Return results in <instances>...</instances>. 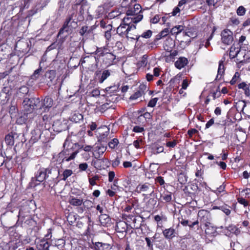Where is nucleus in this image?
Listing matches in <instances>:
<instances>
[{
	"label": "nucleus",
	"instance_id": "nucleus-59",
	"mask_svg": "<svg viewBox=\"0 0 250 250\" xmlns=\"http://www.w3.org/2000/svg\"><path fill=\"white\" fill-rule=\"evenodd\" d=\"M246 8L243 6H240L236 10V13L238 16H244L246 13Z\"/></svg>",
	"mask_w": 250,
	"mask_h": 250
},
{
	"label": "nucleus",
	"instance_id": "nucleus-13",
	"mask_svg": "<svg viewBox=\"0 0 250 250\" xmlns=\"http://www.w3.org/2000/svg\"><path fill=\"white\" fill-rule=\"evenodd\" d=\"M35 114V113H30L24 110V111L21 113V115L17 118L16 122L20 125L25 124L28 119L33 118Z\"/></svg>",
	"mask_w": 250,
	"mask_h": 250
},
{
	"label": "nucleus",
	"instance_id": "nucleus-61",
	"mask_svg": "<svg viewBox=\"0 0 250 250\" xmlns=\"http://www.w3.org/2000/svg\"><path fill=\"white\" fill-rule=\"evenodd\" d=\"M39 119L42 120L46 124H47L51 120V117L49 115L44 114L43 116L39 118Z\"/></svg>",
	"mask_w": 250,
	"mask_h": 250
},
{
	"label": "nucleus",
	"instance_id": "nucleus-12",
	"mask_svg": "<svg viewBox=\"0 0 250 250\" xmlns=\"http://www.w3.org/2000/svg\"><path fill=\"white\" fill-rule=\"evenodd\" d=\"M94 75L95 80L102 83L110 75V72L109 70H105L102 72L101 70H97Z\"/></svg>",
	"mask_w": 250,
	"mask_h": 250
},
{
	"label": "nucleus",
	"instance_id": "nucleus-30",
	"mask_svg": "<svg viewBox=\"0 0 250 250\" xmlns=\"http://www.w3.org/2000/svg\"><path fill=\"white\" fill-rule=\"evenodd\" d=\"M50 245L44 239L41 240L37 244L38 250H49Z\"/></svg>",
	"mask_w": 250,
	"mask_h": 250
},
{
	"label": "nucleus",
	"instance_id": "nucleus-9",
	"mask_svg": "<svg viewBox=\"0 0 250 250\" xmlns=\"http://www.w3.org/2000/svg\"><path fill=\"white\" fill-rule=\"evenodd\" d=\"M52 126L53 130L58 133L69 129L68 121L66 120H57L54 122Z\"/></svg>",
	"mask_w": 250,
	"mask_h": 250
},
{
	"label": "nucleus",
	"instance_id": "nucleus-17",
	"mask_svg": "<svg viewBox=\"0 0 250 250\" xmlns=\"http://www.w3.org/2000/svg\"><path fill=\"white\" fill-rule=\"evenodd\" d=\"M53 100L49 96H46L41 101L40 109H43L44 111L48 110L53 105Z\"/></svg>",
	"mask_w": 250,
	"mask_h": 250
},
{
	"label": "nucleus",
	"instance_id": "nucleus-24",
	"mask_svg": "<svg viewBox=\"0 0 250 250\" xmlns=\"http://www.w3.org/2000/svg\"><path fill=\"white\" fill-rule=\"evenodd\" d=\"M46 125L42 120L39 118L37 121L36 127L42 131V134H47L49 136L50 132L46 128Z\"/></svg>",
	"mask_w": 250,
	"mask_h": 250
},
{
	"label": "nucleus",
	"instance_id": "nucleus-2",
	"mask_svg": "<svg viewBox=\"0 0 250 250\" xmlns=\"http://www.w3.org/2000/svg\"><path fill=\"white\" fill-rule=\"evenodd\" d=\"M79 153V149L73 145L70 148L64 149L58 154V158L61 163L69 162L74 160Z\"/></svg>",
	"mask_w": 250,
	"mask_h": 250
},
{
	"label": "nucleus",
	"instance_id": "nucleus-7",
	"mask_svg": "<svg viewBox=\"0 0 250 250\" xmlns=\"http://www.w3.org/2000/svg\"><path fill=\"white\" fill-rule=\"evenodd\" d=\"M221 42L225 45H229L233 41V33L228 29H224L221 33Z\"/></svg>",
	"mask_w": 250,
	"mask_h": 250
},
{
	"label": "nucleus",
	"instance_id": "nucleus-60",
	"mask_svg": "<svg viewBox=\"0 0 250 250\" xmlns=\"http://www.w3.org/2000/svg\"><path fill=\"white\" fill-rule=\"evenodd\" d=\"M99 179V176L98 175H95L92 178H89V184L91 186H94L96 185V181Z\"/></svg>",
	"mask_w": 250,
	"mask_h": 250
},
{
	"label": "nucleus",
	"instance_id": "nucleus-28",
	"mask_svg": "<svg viewBox=\"0 0 250 250\" xmlns=\"http://www.w3.org/2000/svg\"><path fill=\"white\" fill-rule=\"evenodd\" d=\"M99 135L98 136V141L100 144H104L106 145L108 141V136L109 134V129L103 132H99Z\"/></svg>",
	"mask_w": 250,
	"mask_h": 250
},
{
	"label": "nucleus",
	"instance_id": "nucleus-1",
	"mask_svg": "<svg viewBox=\"0 0 250 250\" xmlns=\"http://www.w3.org/2000/svg\"><path fill=\"white\" fill-rule=\"evenodd\" d=\"M60 174L59 167L55 164H50L46 168L40 167L35 172L34 178L40 183L47 180L46 182L48 186L52 188L59 182Z\"/></svg>",
	"mask_w": 250,
	"mask_h": 250
},
{
	"label": "nucleus",
	"instance_id": "nucleus-63",
	"mask_svg": "<svg viewBox=\"0 0 250 250\" xmlns=\"http://www.w3.org/2000/svg\"><path fill=\"white\" fill-rule=\"evenodd\" d=\"M152 35V32L150 30H148L146 32H144L142 35L141 37L148 39L151 37Z\"/></svg>",
	"mask_w": 250,
	"mask_h": 250
},
{
	"label": "nucleus",
	"instance_id": "nucleus-8",
	"mask_svg": "<svg viewBox=\"0 0 250 250\" xmlns=\"http://www.w3.org/2000/svg\"><path fill=\"white\" fill-rule=\"evenodd\" d=\"M91 243L90 248L93 250H110L113 247L112 243L94 242L93 240H92Z\"/></svg>",
	"mask_w": 250,
	"mask_h": 250
},
{
	"label": "nucleus",
	"instance_id": "nucleus-18",
	"mask_svg": "<svg viewBox=\"0 0 250 250\" xmlns=\"http://www.w3.org/2000/svg\"><path fill=\"white\" fill-rule=\"evenodd\" d=\"M44 134H42V131L35 127L31 132V136L30 140L33 143H35L38 141L39 139L45 137V136H43Z\"/></svg>",
	"mask_w": 250,
	"mask_h": 250
},
{
	"label": "nucleus",
	"instance_id": "nucleus-21",
	"mask_svg": "<svg viewBox=\"0 0 250 250\" xmlns=\"http://www.w3.org/2000/svg\"><path fill=\"white\" fill-rule=\"evenodd\" d=\"M116 59V56L112 53L108 52L103 58L104 63L107 66L113 64Z\"/></svg>",
	"mask_w": 250,
	"mask_h": 250
},
{
	"label": "nucleus",
	"instance_id": "nucleus-35",
	"mask_svg": "<svg viewBox=\"0 0 250 250\" xmlns=\"http://www.w3.org/2000/svg\"><path fill=\"white\" fill-rule=\"evenodd\" d=\"M83 119V116L78 112L73 113L69 117L70 121L75 123H79L80 121H82Z\"/></svg>",
	"mask_w": 250,
	"mask_h": 250
},
{
	"label": "nucleus",
	"instance_id": "nucleus-4",
	"mask_svg": "<svg viewBox=\"0 0 250 250\" xmlns=\"http://www.w3.org/2000/svg\"><path fill=\"white\" fill-rule=\"evenodd\" d=\"M23 104L25 111L34 113V109H40L41 101L39 98H25L23 101Z\"/></svg>",
	"mask_w": 250,
	"mask_h": 250
},
{
	"label": "nucleus",
	"instance_id": "nucleus-48",
	"mask_svg": "<svg viewBox=\"0 0 250 250\" xmlns=\"http://www.w3.org/2000/svg\"><path fill=\"white\" fill-rule=\"evenodd\" d=\"M242 111L247 116L250 117V103L244 104L243 106Z\"/></svg>",
	"mask_w": 250,
	"mask_h": 250
},
{
	"label": "nucleus",
	"instance_id": "nucleus-23",
	"mask_svg": "<svg viewBox=\"0 0 250 250\" xmlns=\"http://www.w3.org/2000/svg\"><path fill=\"white\" fill-rule=\"evenodd\" d=\"M83 141H84L83 139L79 142L75 143L74 146L75 147H77V149H79V152L81 149L83 150L85 153L91 151L93 147L92 146L90 145H84L82 143Z\"/></svg>",
	"mask_w": 250,
	"mask_h": 250
},
{
	"label": "nucleus",
	"instance_id": "nucleus-20",
	"mask_svg": "<svg viewBox=\"0 0 250 250\" xmlns=\"http://www.w3.org/2000/svg\"><path fill=\"white\" fill-rule=\"evenodd\" d=\"M172 193L168 190H164L160 194V200L165 203H169L172 201Z\"/></svg>",
	"mask_w": 250,
	"mask_h": 250
},
{
	"label": "nucleus",
	"instance_id": "nucleus-53",
	"mask_svg": "<svg viewBox=\"0 0 250 250\" xmlns=\"http://www.w3.org/2000/svg\"><path fill=\"white\" fill-rule=\"evenodd\" d=\"M20 242H17V240L10 241L9 243V249L11 250H15L20 246Z\"/></svg>",
	"mask_w": 250,
	"mask_h": 250
},
{
	"label": "nucleus",
	"instance_id": "nucleus-31",
	"mask_svg": "<svg viewBox=\"0 0 250 250\" xmlns=\"http://www.w3.org/2000/svg\"><path fill=\"white\" fill-rule=\"evenodd\" d=\"M204 174V171L202 170L201 169H197L196 172H195V176L197 177H198V179H195L194 181H196L197 182L200 183V185H201V186L203 187L204 186L207 185V183L203 181L204 177L203 176Z\"/></svg>",
	"mask_w": 250,
	"mask_h": 250
},
{
	"label": "nucleus",
	"instance_id": "nucleus-6",
	"mask_svg": "<svg viewBox=\"0 0 250 250\" xmlns=\"http://www.w3.org/2000/svg\"><path fill=\"white\" fill-rule=\"evenodd\" d=\"M129 20L130 18L128 17L124 18L121 23L116 29L117 34L122 38L129 39V37H130L129 33H128L126 27L128 24L127 21Z\"/></svg>",
	"mask_w": 250,
	"mask_h": 250
},
{
	"label": "nucleus",
	"instance_id": "nucleus-57",
	"mask_svg": "<svg viewBox=\"0 0 250 250\" xmlns=\"http://www.w3.org/2000/svg\"><path fill=\"white\" fill-rule=\"evenodd\" d=\"M229 207L227 205L220 206V210L224 212L227 215H229L230 214L231 210L229 208Z\"/></svg>",
	"mask_w": 250,
	"mask_h": 250
},
{
	"label": "nucleus",
	"instance_id": "nucleus-50",
	"mask_svg": "<svg viewBox=\"0 0 250 250\" xmlns=\"http://www.w3.org/2000/svg\"><path fill=\"white\" fill-rule=\"evenodd\" d=\"M82 204L85 209H90L92 208L93 203L90 200H85V201H83Z\"/></svg>",
	"mask_w": 250,
	"mask_h": 250
},
{
	"label": "nucleus",
	"instance_id": "nucleus-58",
	"mask_svg": "<svg viewBox=\"0 0 250 250\" xmlns=\"http://www.w3.org/2000/svg\"><path fill=\"white\" fill-rule=\"evenodd\" d=\"M225 188V185L223 184L219 187L217 188L215 190H212L214 193H215L216 195H219L221 192L224 191Z\"/></svg>",
	"mask_w": 250,
	"mask_h": 250
},
{
	"label": "nucleus",
	"instance_id": "nucleus-26",
	"mask_svg": "<svg viewBox=\"0 0 250 250\" xmlns=\"http://www.w3.org/2000/svg\"><path fill=\"white\" fill-rule=\"evenodd\" d=\"M96 154L95 155V158H100L101 156L102 155L104 152L106 151L107 146L104 144H100L99 145H97L95 147Z\"/></svg>",
	"mask_w": 250,
	"mask_h": 250
},
{
	"label": "nucleus",
	"instance_id": "nucleus-56",
	"mask_svg": "<svg viewBox=\"0 0 250 250\" xmlns=\"http://www.w3.org/2000/svg\"><path fill=\"white\" fill-rule=\"evenodd\" d=\"M119 144V141L117 138H114L110 142H109L108 144L109 147L110 148L113 149L115 148L116 146Z\"/></svg>",
	"mask_w": 250,
	"mask_h": 250
},
{
	"label": "nucleus",
	"instance_id": "nucleus-51",
	"mask_svg": "<svg viewBox=\"0 0 250 250\" xmlns=\"http://www.w3.org/2000/svg\"><path fill=\"white\" fill-rule=\"evenodd\" d=\"M240 73L238 72H236L229 82L230 84L234 85L240 79Z\"/></svg>",
	"mask_w": 250,
	"mask_h": 250
},
{
	"label": "nucleus",
	"instance_id": "nucleus-46",
	"mask_svg": "<svg viewBox=\"0 0 250 250\" xmlns=\"http://www.w3.org/2000/svg\"><path fill=\"white\" fill-rule=\"evenodd\" d=\"M147 63V57L146 55H144L140 61L137 63V65L140 67H145Z\"/></svg>",
	"mask_w": 250,
	"mask_h": 250
},
{
	"label": "nucleus",
	"instance_id": "nucleus-14",
	"mask_svg": "<svg viewBox=\"0 0 250 250\" xmlns=\"http://www.w3.org/2000/svg\"><path fill=\"white\" fill-rule=\"evenodd\" d=\"M105 90L107 97L109 99V101L115 102L116 100L117 97H116L115 99H114L112 97L117 96V92L119 91V86L117 85L111 86L106 87Z\"/></svg>",
	"mask_w": 250,
	"mask_h": 250
},
{
	"label": "nucleus",
	"instance_id": "nucleus-62",
	"mask_svg": "<svg viewBox=\"0 0 250 250\" xmlns=\"http://www.w3.org/2000/svg\"><path fill=\"white\" fill-rule=\"evenodd\" d=\"M158 101V98H154L151 99L149 101V102L147 104V106L151 107H154L156 105Z\"/></svg>",
	"mask_w": 250,
	"mask_h": 250
},
{
	"label": "nucleus",
	"instance_id": "nucleus-11",
	"mask_svg": "<svg viewBox=\"0 0 250 250\" xmlns=\"http://www.w3.org/2000/svg\"><path fill=\"white\" fill-rule=\"evenodd\" d=\"M148 90V89L146 84L144 83L141 84L137 90L129 97L130 100H135L138 98L141 97L142 96L144 95L146 92Z\"/></svg>",
	"mask_w": 250,
	"mask_h": 250
},
{
	"label": "nucleus",
	"instance_id": "nucleus-52",
	"mask_svg": "<svg viewBox=\"0 0 250 250\" xmlns=\"http://www.w3.org/2000/svg\"><path fill=\"white\" fill-rule=\"evenodd\" d=\"M155 182L156 184H159L161 186H163V188H165V182L164 178L162 176H158L155 179Z\"/></svg>",
	"mask_w": 250,
	"mask_h": 250
},
{
	"label": "nucleus",
	"instance_id": "nucleus-19",
	"mask_svg": "<svg viewBox=\"0 0 250 250\" xmlns=\"http://www.w3.org/2000/svg\"><path fill=\"white\" fill-rule=\"evenodd\" d=\"M163 234L166 239L171 240L176 236L177 233L173 227H170L163 230Z\"/></svg>",
	"mask_w": 250,
	"mask_h": 250
},
{
	"label": "nucleus",
	"instance_id": "nucleus-47",
	"mask_svg": "<svg viewBox=\"0 0 250 250\" xmlns=\"http://www.w3.org/2000/svg\"><path fill=\"white\" fill-rule=\"evenodd\" d=\"M178 220L179 221V222L184 227H186L188 225V220L186 219V217H184L182 214H181V216L178 218Z\"/></svg>",
	"mask_w": 250,
	"mask_h": 250
},
{
	"label": "nucleus",
	"instance_id": "nucleus-43",
	"mask_svg": "<svg viewBox=\"0 0 250 250\" xmlns=\"http://www.w3.org/2000/svg\"><path fill=\"white\" fill-rule=\"evenodd\" d=\"M42 70V67L41 66H39V67L35 70L33 74L30 76V79L33 81L37 80L39 78V76Z\"/></svg>",
	"mask_w": 250,
	"mask_h": 250
},
{
	"label": "nucleus",
	"instance_id": "nucleus-41",
	"mask_svg": "<svg viewBox=\"0 0 250 250\" xmlns=\"http://www.w3.org/2000/svg\"><path fill=\"white\" fill-rule=\"evenodd\" d=\"M83 203V200L72 197L69 200V203L74 206H80Z\"/></svg>",
	"mask_w": 250,
	"mask_h": 250
},
{
	"label": "nucleus",
	"instance_id": "nucleus-34",
	"mask_svg": "<svg viewBox=\"0 0 250 250\" xmlns=\"http://www.w3.org/2000/svg\"><path fill=\"white\" fill-rule=\"evenodd\" d=\"M17 134L15 133L10 132L5 137V141L7 145L12 146L14 144V138Z\"/></svg>",
	"mask_w": 250,
	"mask_h": 250
},
{
	"label": "nucleus",
	"instance_id": "nucleus-33",
	"mask_svg": "<svg viewBox=\"0 0 250 250\" xmlns=\"http://www.w3.org/2000/svg\"><path fill=\"white\" fill-rule=\"evenodd\" d=\"M238 87L239 89H242L244 91L246 96L249 97L250 96V83L247 84L245 82H242L238 85Z\"/></svg>",
	"mask_w": 250,
	"mask_h": 250
},
{
	"label": "nucleus",
	"instance_id": "nucleus-42",
	"mask_svg": "<svg viewBox=\"0 0 250 250\" xmlns=\"http://www.w3.org/2000/svg\"><path fill=\"white\" fill-rule=\"evenodd\" d=\"M157 200L154 198H150L146 203V206L147 208L151 209L154 208L157 204Z\"/></svg>",
	"mask_w": 250,
	"mask_h": 250
},
{
	"label": "nucleus",
	"instance_id": "nucleus-55",
	"mask_svg": "<svg viewBox=\"0 0 250 250\" xmlns=\"http://www.w3.org/2000/svg\"><path fill=\"white\" fill-rule=\"evenodd\" d=\"M190 188L192 190V192H190V193H195L197 191H201V189L199 188L197 183H194L190 185Z\"/></svg>",
	"mask_w": 250,
	"mask_h": 250
},
{
	"label": "nucleus",
	"instance_id": "nucleus-64",
	"mask_svg": "<svg viewBox=\"0 0 250 250\" xmlns=\"http://www.w3.org/2000/svg\"><path fill=\"white\" fill-rule=\"evenodd\" d=\"M88 165L86 163H81L79 165V169L80 171H85L88 168Z\"/></svg>",
	"mask_w": 250,
	"mask_h": 250
},
{
	"label": "nucleus",
	"instance_id": "nucleus-29",
	"mask_svg": "<svg viewBox=\"0 0 250 250\" xmlns=\"http://www.w3.org/2000/svg\"><path fill=\"white\" fill-rule=\"evenodd\" d=\"M56 71L55 70H48L45 72L44 77L46 79L47 84H48L50 83H52L56 77Z\"/></svg>",
	"mask_w": 250,
	"mask_h": 250
},
{
	"label": "nucleus",
	"instance_id": "nucleus-15",
	"mask_svg": "<svg viewBox=\"0 0 250 250\" xmlns=\"http://www.w3.org/2000/svg\"><path fill=\"white\" fill-rule=\"evenodd\" d=\"M73 17V15L72 14L69 15L66 17L62 27L61 28L59 31L58 36L62 34L64 32L69 33L72 30L70 28V25H69V24L72 20Z\"/></svg>",
	"mask_w": 250,
	"mask_h": 250
},
{
	"label": "nucleus",
	"instance_id": "nucleus-45",
	"mask_svg": "<svg viewBox=\"0 0 250 250\" xmlns=\"http://www.w3.org/2000/svg\"><path fill=\"white\" fill-rule=\"evenodd\" d=\"M108 29H107V31H106L104 33V37L106 39V41L107 42H109L111 38V30L112 29V26L111 24H108Z\"/></svg>",
	"mask_w": 250,
	"mask_h": 250
},
{
	"label": "nucleus",
	"instance_id": "nucleus-22",
	"mask_svg": "<svg viewBox=\"0 0 250 250\" xmlns=\"http://www.w3.org/2000/svg\"><path fill=\"white\" fill-rule=\"evenodd\" d=\"M224 61L225 60H220L219 62V66L217 71V75L216 77L215 80H220L223 77L225 74V67L224 66Z\"/></svg>",
	"mask_w": 250,
	"mask_h": 250
},
{
	"label": "nucleus",
	"instance_id": "nucleus-32",
	"mask_svg": "<svg viewBox=\"0 0 250 250\" xmlns=\"http://www.w3.org/2000/svg\"><path fill=\"white\" fill-rule=\"evenodd\" d=\"M240 51V45L235 46L233 44L230 48L229 56L230 59H234L236 57Z\"/></svg>",
	"mask_w": 250,
	"mask_h": 250
},
{
	"label": "nucleus",
	"instance_id": "nucleus-37",
	"mask_svg": "<svg viewBox=\"0 0 250 250\" xmlns=\"http://www.w3.org/2000/svg\"><path fill=\"white\" fill-rule=\"evenodd\" d=\"M154 219L155 221L157 222V227H161L162 226V221H166L167 220V218L163 215H156L154 216Z\"/></svg>",
	"mask_w": 250,
	"mask_h": 250
},
{
	"label": "nucleus",
	"instance_id": "nucleus-39",
	"mask_svg": "<svg viewBox=\"0 0 250 250\" xmlns=\"http://www.w3.org/2000/svg\"><path fill=\"white\" fill-rule=\"evenodd\" d=\"M29 92V88L27 86L23 85L19 88L18 94L21 97H24Z\"/></svg>",
	"mask_w": 250,
	"mask_h": 250
},
{
	"label": "nucleus",
	"instance_id": "nucleus-49",
	"mask_svg": "<svg viewBox=\"0 0 250 250\" xmlns=\"http://www.w3.org/2000/svg\"><path fill=\"white\" fill-rule=\"evenodd\" d=\"M156 239L155 236H154L152 238H149L148 237H146L145 240L146 242L147 247L149 249H153V244L152 242L155 241Z\"/></svg>",
	"mask_w": 250,
	"mask_h": 250
},
{
	"label": "nucleus",
	"instance_id": "nucleus-36",
	"mask_svg": "<svg viewBox=\"0 0 250 250\" xmlns=\"http://www.w3.org/2000/svg\"><path fill=\"white\" fill-rule=\"evenodd\" d=\"M65 244V241L62 238L58 239L55 240L53 242V247H57L58 249L61 250L62 249Z\"/></svg>",
	"mask_w": 250,
	"mask_h": 250
},
{
	"label": "nucleus",
	"instance_id": "nucleus-40",
	"mask_svg": "<svg viewBox=\"0 0 250 250\" xmlns=\"http://www.w3.org/2000/svg\"><path fill=\"white\" fill-rule=\"evenodd\" d=\"M73 174V171L71 169H65L62 174L61 175L62 178L59 179L60 180L66 181L68 177L70 176Z\"/></svg>",
	"mask_w": 250,
	"mask_h": 250
},
{
	"label": "nucleus",
	"instance_id": "nucleus-44",
	"mask_svg": "<svg viewBox=\"0 0 250 250\" xmlns=\"http://www.w3.org/2000/svg\"><path fill=\"white\" fill-rule=\"evenodd\" d=\"M128 18H130V21L133 23H137L143 19V16L142 14H139L138 15H135L133 17Z\"/></svg>",
	"mask_w": 250,
	"mask_h": 250
},
{
	"label": "nucleus",
	"instance_id": "nucleus-3",
	"mask_svg": "<svg viewBox=\"0 0 250 250\" xmlns=\"http://www.w3.org/2000/svg\"><path fill=\"white\" fill-rule=\"evenodd\" d=\"M18 217L19 221H21L22 223L23 222L28 226H34L36 225V221L30 215L28 208L27 207L20 209Z\"/></svg>",
	"mask_w": 250,
	"mask_h": 250
},
{
	"label": "nucleus",
	"instance_id": "nucleus-5",
	"mask_svg": "<svg viewBox=\"0 0 250 250\" xmlns=\"http://www.w3.org/2000/svg\"><path fill=\"white\" fill-rule=\"evenodd\" d=\"M197 217L200 223V228H202V226L208 227L211 224V215L208 211L205 209L199 210Z\"/></svg>",
	"mask_w": 250,
	"mask_h": 250
},
{
	"label": "nucleus",
	"instance_id": "nucleus-25",
	"mask_svg": "<svg viewBox=\"0 0 250 250\" xmlns=\"http://www.w3.org/2000/svg\"><path fill=\"white\" fill-rule=\"evenodd\" d=\"M188 61L187 58L184 57H180L175 62L174 65L176 68L178 69H181L187 65Z\"/></svg>",
	"mask_w": 250,
	"mask_h": 250
},
{
	"label": "nucleus",
	"instance_id": "nucleus-16",
	"mask_svg": "<svg viewBox=\"0 0 250 250\" xmlns=\"http://www.w3.org/2000/svg\"><path fill=\"white\" fill-rule=\"evenodd\" d=\"M129 229V225L125 221H120L117 222L115 229L117 232L124 234L125 236Z\"/></svg>",
	"mask_w": 250,
	"mask_h": 250
},
{
	"label": "nucleus",
	"instance_id": "nucleus-38",
	"mask_svg": "<svg viewBox=\"0 0 250 250\" xmlns=\"http://www.w3.org/2000/svg\"><path fill=\"white\" fill-rule=\"evenodd\" d=\"M107 50L108 49L106 47H98L94 53L99 57H104L106 54L108 52Z\"/></svg>",
	"mask_w": 250,
	"mask_h": 250
},
{
	"label": "nucleus",
	"instance_id": "nucleus-27",
	"mask_svg": "<svg viewBox=\"0 0 250 250\" xmlns=\"http://www.w3.org/2000/svg\"><path fill=\"white\" fill-rule=\"evenodd\" d=\"M99 219L101 225L103 226L108 227L111 223V218L106 214H100Z\"/></svg>",
	"mask_w": 250,
	"mask_h": 250
},
{
	"label": "nucleus",
	"instance_id": "nucleus-54",
	"mask_svg": "<svg viewBox=\"0 0 250 250\" xmlns=\"http://www.w3.org/2000/svg\"><path fill=\"white\" fill-rule=\"evenodd\" d=\"M213 125H214L215 126L217 127L219 125H223L217 123H214V120L213 118L210 119L206 124V128H208L209 127H210Z\"/></svg>",
	"mask_w": 250,
	"mask_h": 250
},
{
	"label": "nucleus",
	"instance_id": "nucleus-10",
	"mask_svg": "<svg viewBox=\"0 0 250 250\" xmlns=\"http://www.w3.org/2000/svg\"><path fill=\"white\" fill-rule=\"evenodd\" d=\"M136 191L139 193H147L151 196L153 194L154 188L151 184L148 183L139 184L136 187Z\"/></svg>",
	"mask_w": 250,
	"mask_h": 250
}]
</instances>
